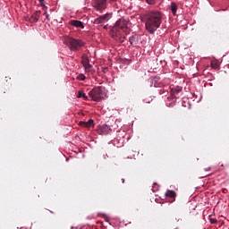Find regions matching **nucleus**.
Returning <instances> with one entry per match:
<instances>
[{"mask_svg":"<svg viewBox=\"0 0 229 229\" xmlns=\"http://www.w3.org/2000/svg\"><path fill=\"white\" fill-rule=\"evenodd\" d=\"M162 24V13L153 11L147 14L145 28L148 33H155Z\"/></svg>","mask_w":229,"mask_h":229,"instance_id":"f257e3e1","label":"nucleus"},{"mask_svg":"<svg viewBox=\"0 0 229 229\" xmlns=\"http://www.w3.org/2000/svg\"><path fill=\"white\" fill-rule=\"evenodd\" d=\"M127 30L128 20H125L124 18H120L111 30L113 38H115V37H119V35H121V32L124 33Z\"/></svg>","mask_w":229,"mask_h":229,"instance_id":"f03ea898","label":"nucleus"},{"mask_svg":"<svg viewBox=\"0 0 229 229\" xmlns=\"http://www.w3.org/2000/svg\"><path fill=\"white\" fill-rule=\"evenodd\" d=\"M89 96L91 98L92 101H101L105 96V88L96 87L89 92Z\"/></svg>","mask_w":229,"mask_h":229,"instance_id":"7ed1b4c3","label":"nucleus"},{"mask_svg":"<svg viewBox=\"0 0 229 229\" xmlns=\"http://www.w3.org/2000/svg\"><path fill=\"white\" fill-rule=\"evenodd\" d=\"M65 42L69 47L70 51H78L80 47H83L85 46V42H83V40L72 38H67Z\"/></svg>","mask_w":229,"mask_h":229,"instance_id":"20e7f679","label":"nucleus"},{"mask_svg":"<svg viewBox=\"0 0 229 229\" xmlns=\"http://www.w3.org/2000/svg\"><path fill=\"white\" fill-rule=\"evenodd\" d=\"M93 7L97 12H103V10L106 9V0H95Z\"/></svg>","mask_w":229,"mask_h":229,"instance_id":"39448f33","label":"nucleus"},{"mask_svg":"<svg viewBox=\"0 0 229 229\" xmlns=\"http://www.w3.org/2000/svg\"><path fill=\"white\" fill-rule=\"evenodd\" d=\"M108 19H110V14H104L94 20V24H105V22H108Z\"/></svg>","mask_w":229,"mask_h":229,"instance_id":"423d86ee","label":"nucleus"},{"mask_svg":"<svg viewBox=\"0 0 229 229\" xmlns=\"http://www.w3.org/2000/svg\"><path fill=\"white\" fill-rule=\"evenodd\" d=\"M81 64L86 71H90L92 69V65L90 64V62L89 61V57L86 55L82 56Z\"/></svg>","mask_w":229,"mask_h":229,"instance_id":"0eeeda50","label":"nucleus"},{"mask_svg":"<svg viewBox=\"0 0 229 229\" xmlns=\"http://www.w3.org/2000/svg\"><path fill=\"white\" fill-rule=\"evenodd\" d=\"M110 131H112V128H110L109 125H102V126H100L99 131H98L100 135H108V133H110Z\"/></svg>","mask_w":229,"mask_h":229,"instance_id":"6e6552de","label":"nucleus"},{"mask_svg":"<svg viewBox=\"0 0 229 229\" xmlns=\"http://www.w3.org/2000/svg\"><path fill=\"white\" fill-rule=\"evenodd\" d=\"M42 12L40 11H36L35 13H33L30 18V22H38V19H40Z\"/></svg>","mask_w":229,"mask_h":229,"instance_id":"1a4fd4ad","label":"nucleus"},{"mask_svg":"<svg viewBox=\"0 0 229 229\" xmlns=\"http://www.w3.org/2000/svg\"><path fill=\"white\" fill-rule=\"evenodd\" d=\"M165 196H166V198H171L173 199L172 203L176 199V192L174 191H171V190L166 191V192L165 193Z\"/></svg>","mask_w":229,"mask_h":229,"instance_id":"9d476101","label":"nucleus"},{"mask_svg":"<svg viewBox=\"0 0 229 229\" xmlns=\"http://www.w3.org/2000/svg\"><path fill=\"white\" fill-rule=\"evenodd\" d=\"M72 26H74L75 28H81V30H83V28H85V26L83 25V22L78 21V20H72L70 21Z\"/></svg>","mask_w":229,"mask_h":229,"instance_id":"9b49d317","label":"nucleus"},{"mask_svg":"<svg viewBox=\"0 0 229 229\" xmlns=\"http://www.w3.org/2000/svg\"><path fill=\"white\" fill-rule=\"evenodd\" d=\"M170 10H171L173 15H176V12L178 10V5H176V3H174V2L171 3Z\"/></svg>","mask_w":229,"mask_h":229,"instance_id":"f8f14e48","label":"nucleus"},{"mask_svg":"<svg viewBox=\"0 0 229 229\" xmlns=\"http://www.w3.org/2000/svg\"><path fill=\"white\" fill-rule=\"evenodd\" d=\"M77 98H83V99H85V101H87V99H89V97H87V95H85V93L79 91L77 94Z\"/></svg>","mask_w":229,"mask_h":229,"instance_id":"ddd939ff","label":"nucleus"},{"mask_svg":"<svg viewBox=\"0 0 229 229\" xmlns=\"http://www.w3.org/2000/svg\"><path fill=\"white\" fill-rule=\"evenodd\" d=\"M114 38H115L116 40H119V42H121V44H123V42H124V40H126V37H123V36H121L120 37V35H118V37H115L114 36Z\"/></svg>","mask_w":229,"mask_h":229,"instance_id":"4468645a","label":"nucleus"},{"mask_svg":"<svg viewBox=\"0 0 229 229\" xmlns=\"http://www.w3.org/2000/svg\"><path fill=\"white\" fill-rule=\"evenodd\" d=\"M94 125V120L89 119L88 122H86V128H90V126Z\"/></svg>","mask_w":229,"mask_h":229,"instance_id":"2eb2a0df","label":"nucleus"},{"mask_svg":"<svg viewBox=\"0 0 229 229\" xmlns=\"http://www.w3.org/2000/svg\"><path fill=\"white\" fill-rule=\"evenodd\" d=\"M182 91V89L177 88V89H172V94H180Z\"/></svg>","mask_w":229,"mask_h":229,"instance_id":"dca6fc26","label":"nucleus"},{"mask_svg":"<svg viewBox=\"0 0 229 229\" xmlns=\"http://www.w3.org/2000/svg\"><path fill=\"white\" fill-rule=\"evenodd\" d=\"M211 67L212 69H217L219 67V64L216 62L212 61Z\"/></svg>","mask_w":229,"mask_h":229,"instance_id":"f3484780","label":"nucleus"},{"mask_svg":"<svg viewBox=\"0 0 229 229\" xmlns=\"http://www.w3.org/2000/svg\"><path fill=\"white\" fill-rule=\"evenodd\" d=\"M77 80H79L80 81H83L85 80V75L83 74H79L77 76Z\"/></svg>","mask_w":229,"mask_h":229,"instance_id":"a211bd4d","label":"nucleus"},{"mask_svg":"<svg viewBox=\"0 0 229 229\" xmlns=\"http://www.w3.org/2000/svg\"><path fill=\"white\" fill-rule=\"evenodd\" d=\"M129 42H131V44L133 45L134 42H135V36L131 37V38H129Z\"/></svg>","mask_w":229,"mask_h":229,"instance_id":"6ab92c4d","label":"nucleus"},{"mask_svg":"<svg viewBox=\"0 0 229 229\" xmlns=\"http://www.w3.org/2000/svg\"><path fill=\"white\" fill-rule=\"evenodd\" d=\"M209 221H210L211 225L217 224V219H216V218H210Z\"/></svg>","mask_w":229,"mask_h":229,"instance_id":"aec40b11","label":"nucleus"},{"mask_svg":"<svg viewBox=\"0 0 229 229\" xmlns=\"http://www.w3.org/2000/svg\"><path fill=\"white\" fill-rule=\"evenodd\" d=\"M102 217L104 218L105 221H106V223L110 222V217L106 216V215H103Z\"/></svg>","mask_w":229,"mask_h":229,"instance_id":"412c9836","label":"nucleus"},{"mask_svg":"<svg viewBox=\"0 0 229 229\" xmlns=\"http://www.w3.org/2000/svg\"><path fill=\"white\" fill-rule=\"evenodd\" d=\"M81 126H84V128H87V122H80L79 123Z\"/></svg>","mask_w":229,"mask_h":229,"instance_id":"4be33fe9","label":"nucleus"},{"mask_svg":"<svg viewBox=\"0 0 229 229\" xmlns=\"http://www.w3.org/2000/svg\"><path fill=\"white\" fill-rule=\"evenodd\" d=\"M148 4H155V0H146Z\"/></svg>","mask_w":229,"mask_h":229,"instance_id":"5701e85b","label":"nucleus"},{"mask_svg":"<svg viewBox=\"0 0 229 229\" xmlns=\"http://www.w3.org/2000/svg\"><path fill=\"white\" fill-rule=\"evenodd\" d=\"M44 15L46 16V19L49 21V13H47V11L45 12Z\"/></svg>","mask_w":229,"mask_h":229,"instance_id":"b1692460","label":"nucleus"},{"mask_svg":"<svg viewBox=\"0 0 229 229\" xmlns=\"http://www.w3.org/2000/svg\"><path fill=\"white\" fill-rule=\"evenodd\" d=\"M41 6H43V10H45V12H47V6H46V4H41Z\"/></svg>","mask_w":229,"mask_h":229,"instance_id":"393cba45","label":"nucleus"},{"mask_svg":"<svg viewBox=\"0 0 229 229\" xmlns=\"http://www.w3.org/2000/svg\"><path fill=\"white\" fill-rule=\"evenodd\" d=\"M40 4H44V0H38Z\"/></svg>","mask_w":229,"mask_h":229,"instance_id":"a878e982","label":"nucleus"},{"mask_svg":"<svg viewBox=\"0 0 229 229\" xmlns=\"http://www.w3.org/2000/svg\"><path fill=\"white\" fill-rule=\"evenodd\" d=\"M123 183H124V179H122Z\"/></svg>","mask_w":229,"mask_h":229,"instance_id":"bb28decb","label":"nucleus"},{"mask_svg":"<svg viewBox=\"0 0 229 229\" xmlns=\"http://www.w3.org/2000/svg\"><path fill=\"white\" fill-rule=\"evenodd\" d=\"M111 1H115V0H111Z\"/></svg>","mask_w":229,"mask_h":229,"instance_id":"cd10ccee","label":"nucleus"}]
</instances>
